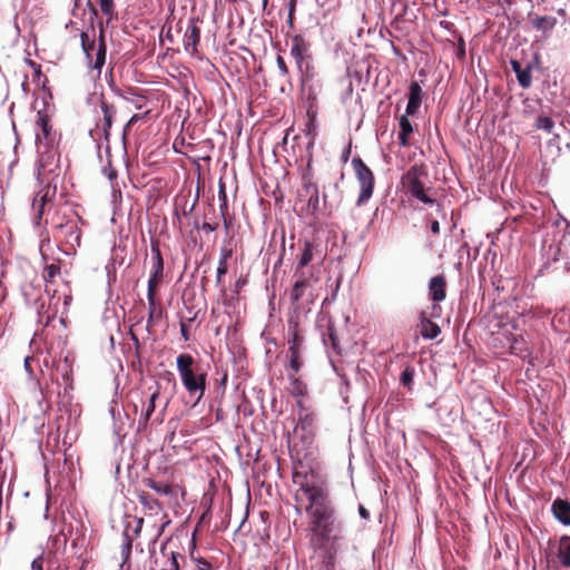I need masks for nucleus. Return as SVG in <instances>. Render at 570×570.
<instances>
[{
	"label": "nucleus",
	"instance_id": "nucleus-1",
	"mask_svg": "<svg viewBox=\"0 0 570 570\" xmlns=\"http://www.w3.org/2000/svg\"><path fill=\"white\" fill-rule=\"evenodd\" d=\"M309 515L313 548H326L328 542L337 543L342 538L343 524L328 497V493L318 495L306 508Z\"/></svg>",
	"mask_w": 570,
	"mask_h": 570
},
{
	"label": "nucleus",
	"instance_id": "nucleus-2",
	"mask_svg": "<svg viewBox=\"0 0 570 570\" xmlns=\"http://www.w3.org/2000/svg\"><path fill=\"white\" fill-rule=\"evenodd\" d=\"M176 366L181 383L190 396L198 403L207 387V371H205L188 353H181L176 358Z\"/></svg>",
	"mask_w": 570,
	"mask_h": 570
},
{
	"label": "nucleus",
	"instance_id": "nucleus-3",
	"mask_svg": "<svg viewBox=\"0 0 570 570\" xmlns=\"http://www.w3.org/2000/svg\"><path fill=\"white\" fill-rule=\"evenodd\" d=\"M428 169L424 164H414L401 178V185L406 194L422 202L432 205L435 199L426 194L424 180L428 178Z\"/></svg>",
	"mask_w": 570,
	"mask_h": 570
},
{
	"label": "nucleus",
	"instance_id": "nucleus-4",
	"mask_svg": "<svg viewBox=\"0 0 570 570\" xmlns=\"http://www.w3.org/2000/svg\"><path fill=\"white\" fill-rule=\"evenodd\" d=\"M91 30L95 33L94 26H91ZM80 39L81 48L86 55L88 63L91 66L92 69L100 71L105 65L107 53L104 24H99L98 45L96 43L95 35L92 36V38H90L88 32H81Z\"/></svg>",
	"mask_w": 570,
	"mask_h": 570
},
{
	"label": "nucleus",
	"instance_id": "nucleus-5",
	"mask_svg": "<svg viewBox=\"0 0 570 570\" xmlns=\"http://www.w3.org/2000/svg\"><path fill=\"white\" fill-rule=\"evenodd\" d=\"M293 483L299 487V490L307 495L309 502L317 499L318 495L321 497L327 493L322 485L315 483L314 471L303 464L295 466L293 472Z\"/></svg>",
	"mask_w": 570,
	"mask_h": 570
},
{
	"label": "nucleus",
	"instance_id": "nucleus-6",
	"mask_svg": "<svg viewBox=\"0 0 570 570\" xmlns=\"http://www.w3.org/2000/svg\"><path fill=\"white\" fill-rule=\"evenodd\" d=\"M352 166L361 187V193L356 202V204L360 206L372 197L374 191L375 177L370 167L360 157H354L352 159Z\"/></svg>",
	"mask_w": 570,
	"mask_h": 570
},
{
	"label": "nucleus",
	"instance_id": "nucleus-7",
	"mask_svg": "<svg viewBox=\"0 0 570 570\" xmlns=\"http://www.w3.org/2000/svg\"><path fill=\"white\" fill-rule=\"evenodd\" d=\"M304 336L298 331V324L291 325V338L288 340V370L301 372L303 361Z\"/></svg>",
	"mask_w": 570,
	"mask_h": 570
},
{
	"label": "nucleus",
	"instance_id": "nucleus-8",
	"mask_svg": "<svg viewBox=\"0 0 570 570\" xmlns=\"http://www.w3.org/2000/svg\"><path fill=\"white\" fill-rule=\"evenodd\" d=\"M142 483L148 489L154 490L157 494L167 498V503L170 505L178 504V494L179 492L183 494L181 488L177 484L161 482L153 478H145Z\"/></svg>",
	"mask_w": 570,
	"mask_h": 570
},
{
	"label": "nucleus",
	"instance_id": "nucleus-9",
	"mask_svg": "<svg viewBox=\"0 0 570 570\" xmlns=\"http://www.w3.org/2000/svg\"><path fill=\"white\" fill-rule=\"evenodd\" d=\"M200 41V29L195 19H191L189 26L184 35V48L191 56L198 52V45Z\"/></svg>",
	"mask_w": 570,
	"mask_h": 570
},
{
	"label": "nucleus",
	"instance_id": "nucleus-10",
	"mask_svg": "<svg viewBox=\"0 0 570 570\" xmlns=\"http://www.w3.org/2000/svg\"><path fill=\"white\" fill-rule=\"evenodd\" d=\"M138 502L149 515H158L164 510V504L150 493L140 490L137 492Z\"/></svg>",
	"mask_w": 570,
	"mask_h": 570
},
{
	"label": "nucleus",
	"instance_id": "nucleus-11",
	"mask_svg": "<svg viewBox=\"0 0 570 570\" xmlns=\"http://www.w3.org/2000/svg\"><path fill=\"white\" fill-rule=\"evenodd\" d=\"M430 297L433 302H442L446 297V279L443 275L434 276L429 282Z\"/></svg>",
	"mask_w": 570,
	"mask_h": 570
},
{
	"label": "nucleus",
	"instance_id": "nucleus-12",
	"mask_svg": "<svg viewBox=\"0 0 570 570\" xmlns=\"http://www.w3.org/2000/svg\"><path fill=\"white\" fill-rule=\"evenodd\" d=\"M423 91L417 81L410 85L409 101L406 106V115L414 116L419 111L422 102Z\"/></svg>",
	"mask_w": 570,
	"mask_h": 570
},
{
	"label": "nucleus",
	"instance_id": "nucleus-13",
	"mask_svg": "<svg viewBox=\"0 0 570 570\" xmlns=\"http://www.w3.org/2000/svg\"><path fill=\"white\" fill-rule=\"evenodd\" d=\"M56 228L63 234L68 243L71 245L76 244L77 246L80 245L81 230L76 222L67 220L66 223L57 225Z\"/></svg>",
	"mask_w": 570,
	"mask_h": 570
},
{
	"label": "nucleus",
	"instance_id": "nucleus-14",
	"mask_svg": "<svg viewBox=\"0 0 570 570\" xmlns=\"http://www.w3.org/2000/svg\"><path fill=\"white\" fill-rule=\"evenodd\" d=\"M151 247V259H153V267H151V277H157L163 279L164 278V258L159 248V242L158 239H151L150 243Z\"/></svg>",
	"mask_w": 570,
	"mask_h": 570
},
{
	"label": "nucleus",
	"instance_id": "nucleus-15",
	"mask_svg": "<svg viewBox=\"0 0 570 570\" xmlns=\"http://www.w3.org/2000/svg\"><path fill=\"white\" fill-rule=\"evenodd\" d=\"M100 106H101V111L104 115V119H102V124H101V131H102L104 138L106 140H109L110 129L112 127L114 118L117 114V109L114 105L108 104L104 100H101Z\"/></svg>",
	"mask_w": 570,
	"mask_h": 570
},
{
	"label": "nucleus",
	"instance_id": "nucleus-16",
	"mask_svg": "<svg viewBox=\"0 0 570 570\" xmlns=\"http://www.w3.org/2000/svg\"><path fill=\"white\" fill-rule=\"evenodd\" d=\"M295 276L297 279L294 283L291 292V299L293 304H297L299 302V299L304 296L306 288L309 287L312 283V275L307 276L306 273H299L295 274Z\"/></svg>",
	"mask_w": 570,
	"mask_h": 570
},
{
	"label": "nucleus",
	"instance_id": "nucleus-17",
	"mask_svg": "<svg viewBox=\"0 0 570 570\" xmlns=\"http://www.w3.org/2000/svg\"><path fill=\"white\" fill-rule=\"evenodd\" d=\"M552 513L557 520L566 525H570V502L562 499L553 501L551 507Z\"/></svg>",
	"mask_w": 570,
	"mask_h": 570
},
{
	"label": "nucleus",
	"instance_id": "nucleus-18",
	"mask_svg": "<svg viewBox=\"0 0 570 570\" xmlns=\"http://www.w3.org/2000/svg\"><path fill=\"white\" fill-rule=\"evenodd\" d=\"M510 65H511L512 70L517 75L519 85L522 88H529L532 83L530 65H528L527 67H523L522 63L518 60H511Z\"/></svg>",
	"mask_w": 570,
	"mask_h": 570
},
{
	"label": "nucleus",
	"instance_id": "nucleus-19",
	"mask_svg": "<svg viewBox=\"0 0 570 570\" xmlns=\"http://www.w3.org/2000/svg\"><path fill=\"white\" fill-rule=\"evenodd\" d=\"M419 327L421 335L428 340H433L441 333L440 326L428 318L424 312L421 313V323Z\"/></svg>",
	"mask_w": 570,
	"mask_h": 570
},
{
	"label": "nucleus",
	"instance_id": "nucleus-20",
	"mask_svg": "<svg viewBox=\"0 0 570 570\" xmlns=\"http://www.w3.org/2000/svg\"><path fill=\"white\" fill-rule=\"evenodd\" d=\"M510 352L523 360L531 355L530 346L522 335L513 336L510 344Z\"/></svg>",
	"mask_w": 570,
	"mask_h": 570
},
{
	"label": "nucleus",
	"instance_id": "nucleus-21",
	"mask_svg": "<svg viewBox=\"0 0 570 570\" xmlns=\"http://www.w3.org/2000/svg\"><path fill=\"white\" fill-rule=\"evenodd\" d=\"M307 51V43L301 35H296L292 38L291 55L295 59L297 66L304 60V53Z\"/></svg>",
	"mask_w": 570,
	"mask_h": 570
},
{
	"label": "nucleus",
	"instance_id": "nucleus-22",
	"mask_svg": "<svg viewBox=\"0 0 570 570\" xmlns=\"http://www.w3.org/2000/svg\"><path fill=\"white\" fill-rule=\"evenodd\" d=\"M530 23L538 31L547 33L556 27L557 19L552 16H530Z\"/></svg>",
	"mask_w": 570,
	"mask_h": 570
},
{
	"label": "nucleus",
	"instance_id": "nucleus-23",
	"mask_svg": "<svg viewBox=\"0 0 570 570\" xmlns=\"http://www.w3.org/2000/svg\"><path fill=\"white\" fill-rule=\"evenodd\" d=\"M314 244L309 240L304 242V246L301 255L298 256L297 266L295 268V274L305 273L304 267H306L313 259V250Z\"/></svg>",
	"mask_w": 570,
	"mask_h": 570
},
{
	"label": "nucleus",
	"instance_id": "nucleus-24",
	"mask_svg": "<svg viewBox=\"0 0 570 570\" xmlns=\"http://www.w3.org/2000/svg\"><path fill=\"white\" fill-rule=\"evenodd\" d=\"M322 552L323 566L325 570H334L336 558V543L328 542L326 548H314Z\"/></svg>",
	"mask_w": 570,
	"mask_h": 570
},
{
	"label": "nucleus",
	"instance_id": "nucleus-25",
	"mask_svg": "<svg viewBox=\"0 0 570 570\" xmlns=\"http://www.w3.org/2000/svg\"><path fill=\"white\" fill-rule=\"evenodd\" d=\"M558 558L562 567L570 568V535L560 538Z\"/></svg>",
	"mask_w": 570,
	"mask_h": 570
},
{
	"label": "nucleus",
	"instance_id": "nucleus-26",
	"mask_svg": "<svg viewBox=\"0 0 570 570\" xmlns=\"http://www.w3.org/2000/svg\"><path fill=\"white\" fill-rule=\"evenodd\" d=\"M314 419L311 415H305L303 419L299 420L298 424L295 428V432L298 433L299 431H303L305 434H303V438L306 441H312L314 438Z\"/></svg>",
	"mask_w": 570,
	"mask_h": 570
},
{
	"label": "nucleus",
	"instance_id": "nucleus-27",
	"mask_svg": "<svg viewBox=\"0 0 570 570\" xmlns=\"http://www.w3.org/2000/svg\"><path fill=\"white\" fill-rule=\"evenodd\" d=\"M299 372H288V380L291 382V393L295 396H303L306 393V385L298 376Z\"/></svg>",
	"mask_w": 570,
	"mask_h": 570
},
{
	"label": "nucleus",
	"instance_id": "nucleus-28",
	"mask_svg": "<svg viewBox=\"0 0 570 570\" xmlns=\"http://www.w3.org/2000/svg\"><path fill=\"white\" fill-rule=\"evenodd\" d=\"M37 125L41 128V134L37 135V140H49L51 141V127L49 125V116L47 114L38 112Z\"/></svg>",
	"mask_w": 570,
	"mask_h": 570
},
{
	"label": "nucleus",
	"instance_id": "nucleus-29",
	"mask_svg": "<svg viewBox=\"0 0 570 570\" xmlns=\"http://www.w3.org/2000/svg\"><path fill=\"white\" fill-rule=\"evenodd\" d=\"M135 522H136V525L132 528L131 533H129V525L127 527V530L125 532V537H126L125 548L127 549L128 552L131 550L134 539L138 538L141 532L144 519L138 518V519H136Z\"/></svg>",
	"mask_w": 570,
	"mask_h": 570
},
{
	"label": "nucleus",
	"instance_id": "nucleus-30",
	"mask_svg": "<svg viewBox=\"0 0 570 570\" xmlns=\"http://www.w3.org/2000/svg\"><path fill=\"white\" fill-rule=\"evenodd\" d=\"M159 397V391L156 390L149 397V403L145 410V412L140 415V420H139V424H144V425H147L151 414L154 413L155 411V403H156V400Z\"/></svg>",
	"mask_w": 570,
	"mask_h": 570
},
{
	"label": "nucleus",
	"instance_id": "nucleus-31",
	"mask_svg": "<svg viewBox=\"0 0 570 570\" xmlns=\"http://www.w3.org/2000/svg\"><path fill=\"white\" fill-rule=\"evenodd\" d=\"M97 1L99 2L101 12L107 17V23L117 18V12L115 11V0Z\"/></svg>",
	"mask_w": 570,
	"mask_h": 570
},
{
	"label": "nucleus",
	"instance_id": "nucleus-32",
	"mask_svg": "<svg viewBox=\"0 0 570 570\" xmlns=\"http://www.w3.org/2000/svg\"><path fill=\"white\" fill-rule=\"evenodd\" d=\"M218 198H219V212L220 216L225 217L228 215V203H227V194L225 183L220 179L218 186Z\"/></svg>",
	"mask_w": 570,
	"mask_h": 570
},
{
	"label": "nucleus",
	"instance_id": "nucleus-33",
	"mask_svg": "<svg viewBox=\"0 0 570 570\" xmlns=\"http://www.w3.org/2000/svg\"><path fill=\"white\" fill-rule=\"evenodd\" d=\"M534 127L539 130L551 132L554 127V122L549 116L539 115L535 119Z\"/></svg>",
	"mask_w": 570,
	"mask_h": 570
},
{
	"label": "nucleus",
	"instance_id": "nucleus-34",
	"mask_svg": "<svg viewBox=\"0 0 570 570\" xmlns=\"http://www.w3.org/2000/svg\"><path fill=\"white\" fill-rule=\"evenodd\" d=\"M163 282V279L157 277H149L148 279V292H147V299L148 304L153 305L154 297H156L158 285Z\"/></svg>",
	"mask_w": 570,
	"mask_h": 570
},
{
	"label": "nucleus",
	"instance_id": "nucleus-35",
	"mask_svg": "<svg viewBox=\"0 0 570 570\" xmlns=\"http://www.w3.org/2000/svg\"><path fill=\"white\" fill-rule=\"evenodd\" d=\"M178 558H184L180 553L171 552L161 570H179Z\"/></svg>",
	"mask_w": 570,
	"mask_h": 570
},
{
	"label": "nucleus",
	"instance_id": "nucleus-36",
	"mask_svg": "<svg viewBox=\"0 0 570 570\" xmlns=\"http://www.w3.org/2000/svg\"><path fill=\"white\" fill-rule=\"evenodd\" d=\"M55 190L50 193V187L46 186L36 195L35 198H38V203L46 205L48 202L51 200Z\"/></svg>",
	"mask_w": 570,
	"mask_h": 570
},
{
	"label": "nucleus",
	"instance_id": "nucleus-37",
	"mask_svg": "<svg viewBox=\"0 0 570 570\" xmlns=\"http://www.w3.org/2000/svg\"><path fill=\"white\" fill-rule=\"evenodd\" d=\"M191 559L195 561V570H212V563L200 557H195L194 551L190 553Z\"/></svg>",
	"mask_w": 570,
	"mask_h": 570
},
{
	"label": "nucleus",
	"instance_id": "nucleus-38",
	"mask_svg": "<svg viewBox=\"0 0 570 570\" xmlns=\"http://www.w3.org/2000/svg\"><path fill=\"white\" fill-rule=\"evenodd\" d=\"M407 116L409 115H403L400 118L399 125H400V132L410 135L413 131V127H412V124H411L410 119L407 118Z\"/></svg>",
	"mask_w": 570,
	"mask_h": 570
},
{
	"label": "nucleus",
	"instance_id": "nucleus-39",
	"mask_svg": "<svg viewBox=\"0 0 570 570\" xmlns=\"http://www.w3.org/2000/svg\"><path fill=\"white\" fill-rule=\"evenodd\" d=\"M327 337H328V341L331 342L332 347L335 351H338V337L335 332L334 325L331 323L327 326Z\"/></svg>",
	"mask_w": 570,
	"mask_h": 570
},
{
	"label": "nucleus",
	"instance_id": "nucleus-40",
	"mask_svg": "<svg viewBox=\"0 0 570 570\" xmlns=\"http://www.w3.org/2000/svg\"><path fill=\"white\" fill-rule=\"evenodd\" d=\"M414 370L410 366H407L402 373H401V383L404 386H410V384L413 381Z\"/></svg>",
	"mask_w": 570,
	"mask_h": 570
},
{
	"label": "nucleus",
	"instance_id": "nucleus-41",
	"mask_svg": "<svg viewBox=\"0 0 570 570\" xmlns=\"http://www.w3.org/2000/svg\"><path fill=\"white\" fill-rule=\"evenodd\" d=\"M227 271H228L227 263L218 262V267H217V273H216V284L217 285L222 284L223 276L226 275Z\"/></svg>",
	"mask_w": 570,
	"mask_h": 570
},
{
	"label": "nucleus",
	"instance_id": "nucleus-42",
	"mask_svg": "<svg viewBox=\"0 0 570 570\" xmlns=\"http://www.w3.org/2000/svg\"><path fill=\"white\" fill-rule=\"evenodd\" d=\"M47 278L53 279L60 273V266L56 264L48 265L46 267Z\"/></svg>",
	"mask_w": 570,
	"mask_h": 570
},
{
	"label": "nucleus",
	"instance_id": "nucleus-43",
	"mask_svg": "<svg viewBox=\"0 0 570 570\" xmlns=\"http://www.w3.org/2000/svg\"><path fill=\"white\" fill-rule=\"evenodd\" d=\"M45 206L46 205L38 203V198L33 199V208L37 210V216H36L37 224H40V220H41L43 212H45Z\"/></svg>",
	"mask_w": 570,
	"mask_h": 570
},
{
	"label": "nucleus",
	"instance_id": "nucleus-44",
	"mask_svg": "<svg viewBox=\"0 0 570 570\" xmlns=\"http://www.w3.org/2000/svg\"><path fill=\"white\" fill-rule=\"evenodd\" d=\"M276 62H277V67H278V70L281 72V75L282 76H287L288 75V67H287L284 58L282 56H277Z\"/></svg>",
	"mask_w": 570,
	"mask_h": 570
},
{
	"label": "nucleus",
	"instance_id": "nucleus-45",
	"mask_svg": "<svg viewBox=\"0 0 570 570\" xmlns=\"http://www.w3.org/2000/svg\"><path fill=\"white\" fill-rule=\"evenodd\" d=\"M232 255H233V250L230 248L222 247L219 262L227 263L228 259L232 257Z\"/></svg>",
	"mask_w": 570,
	"mask_h": 570
},
{
	"label": "nucleus",
	"instance_id": "nucleus-46",
	"mask_svg": "<svg viewBox=\"0 0 570 570\" xmlns=\"http://www.w3.org/2000/svg\"><path fill=\"white\" fill-rule=\"evenodd\" d=\"M296 4H297V0H289V2H288V23L289 24L293 23Z\"/></svg>",
	"mask_w": 570,
	"mask_h": 570
},
{
	"label": "nucleus",
	"instance_id": "nucleus-47",
	"mask_svg": "<svg viewBox=\"0 0 570 570\" xmlns=\"http://www.w3.org/2000/svg\"><path fill=\"white\" fill-rule=\"evenodd\" d=\"M180 334L185 342L189 341V327L185 322H180Z\"/></svg>",
	"mask_w": 570,
	"mask_h": 570
},
{
	"label": "nucleus",
	"instance_id": "nucleus-48",
	"mask_svg": "<svg viewBox=\"0 0 570 570\" xmlns=\"http://www.w3.org/2000/svg\"><path fill=\"white\" fill-rule=\"evenodd\" d=\"M148 309H149L148 323H150L151 320L154 318V316L156 315V312H157V299H156V297H154L153 305L148 304Z\"/></svg>",
	"mask_w": 570,
	"mask_h": 570
},
{
	"label": "nucleus",
	"instance_id": "nucleus-49",
	"mask_svg": "<svg viewBox=\"0 0 570 570\" xmlns=\"http://www.w3.org/2000/svg\"><path fill=\"white\" fill-rule=\"evenodd\" d=\"M142 118H144V115H139V114H135L134 116H131V118L129 119V121L126 125L125 130H127L129 127H131L132 125H135L136 122L141 120Z\"/></svg>",
	"mask_w": 570,
	"mask_h": 570
},
{
	"label": "nucleus",
	"instance_id": "nucleus-50",
	"mask_svg": "<svg viewBox=\"0 0 570 570\" xmlns=\"http://www.w3.org/2000/svg\"><path fill=\"white\" fill-rule=\"evenodd\" d=\"M200 228L203 230H205L206 233H212V232H215L217 229V224H210V223H203V225L200 226Z\"/></svg>",
	"mask_w": 570,
	"mask_h": 570
},
{
	"label": "nucleus",
	"instance_id": "nucleus-51",
	"mask_svg": "<svg viewBox=\"0 0 570 570\" xmlns=\"http://www.w3.org/2000/svg\"><path fill=\"white\" fill-rule=\"evenodd\" d=\"M399 141H400V145L403 146V147H406L410 145L409 142V135L407 134H403V132H399Z\"/></svg>",
	"mask_w": 570,
	"mask_h": 570
},
{
	"label": "nucleus",
	"instance_id": "nucleus-52",
	"mask_svg": "<svg viewBox=\"0 0 570 570\" xmlns=\"http://www.w3.org/2000/svg\"><path fill=\"white\" fill-rule=\"evenodd\" d=\"M350 156H351V146H347L344 148V150L342 151V155H341V160L345 164L350 159Z\"/></svg>",
	"mask_w": 570,
	"mask_h": 570
},
{
	"label": "nucleus",
	"instance_id": "nucleus-53",
	"mask_svg": "<svg viewBox=\"0 0 570 570\" xmlns=\"http://www.w3.org/2000/svg\"><path fill=\"white\" fill-rule=\"evenodd\" d=\"M32 570H43V561L41 558H38L31 563Z\"/></svg>",
	"mask_w": 570,
	"mask_h": 570
},
{
	"label": "nucleus",
	"instance_id": "nucleus-54",
	"mask_svg": "<svg viewBox=\"0 0 570 570\" xmlns=\"http://www.w3.org/2000/svg\"><path fill=\"white\" fill-rule=\"evenodd\" d=\"M430 227H431V232L433 234H439L440 233V224H439L438 220H432Z\"/></svg>",
	"mask_w": 570,
	"mask_h": 570
},
{
	"label": "nucleus",
	"instance_id": "nucleus-55",
	"mask_svg": "<svg viewBox=\"0 0 570 570\" xmlns=\"http://www.w3.org/2000/svg\"><path fill=\"white\" fill-rule=\"evenodd\" d=\"M358 512L363 519L370 518V512L362 504L358 507Z\"/></svg>",
	"mask_w": 570,
	"mask_h": 570
},
{
	"label": "nucleus",
	"instance_id": "nucleus-56",
	"mask_svg": "<svg viewBox=\"0 0 570 570\" xmlns=\"http://www.w3.org/2000/svg\"><path fill=\"white\" fill-rule=\"evenodd\" d=\"M91 14L94 17H97L98 16V9L92 4V2L90 0H88V3H87Z\"/></svg>",
	"mask_w": 570,
	"mask_h": 570
},
{
	"label": "nucleus",
	"instance_id": "nucleus-57",
	"mask_svg": "<svg viewBox=\"0 0 570 570\" xmlns=\"http://www.w3.org/2000/svg\"><path fill=\"white\" fill-rule=\"evenodd\" d=\"M165 375H166L168 382L173 383V386L175 387L176 386V381H175V377H174L173 373L166 372Z\"/></svg>",
	"mask_w": 570,
	"mask_h": 570
},
{
	"label": "nucleus",
	"instance_id": "nucleus-58",
	"mask_svg": "<svg viewBox=\"0 0 570 570\" xmlns=\"http://www.w3.org/2000/svg\"><path fill=\"white\" fill-rule=\"evenodd\" d=\"M223 220H224L225 229L228 230L232 225V220L229 218H227V215L225 217H223Z\"/></svg>",
	"mask_w": 570,
	"mask_h": 570
},
{
	"label": "nucleus",
	"instance_id": "nucleus-59",
	"mask_svg": "<svg viewBox=\"0 0 570 570\" xmlns=\"http://www.w3.org/2000/svg\"><path fill=\"white\" fill-rule=\"evenodd\" d=\"M116 177H117V171H116L114 168H111V169L109 170V173H108V178H109L110 180H114Z\"/></svg>",
	"mask_w": 570,
	"mask_h": 570
},
{
	"label": "nucleus",
	"instance_id": "nucleus-60",
	"mask_svg": "<svg viewBox=\"0 0 570 570\" xmlns=\"http://www.w3.org/2000/svg\"><path fill=\"white\" fill-rule=\"evenodd\" d=\"M314 203L315 205L318 203V191H315V196H312L309 199V204Z\"/></svg>",
	"mask_w": 570,
	"mask_h": 570
},
{
	"label": "nucleus",
	"instance_id": "nucleus-61",
	"mask_svg": "<svg viewBox=\"0 0 570 570\" xmlns=\"http://www.w3.org/2000/svg\"><path fill=\"white\" fill-rule=\"evenodd\" d=\"M438 210L440 214H442V216H445L444 209L440 204H438Z\"/></svg>",
	"mask_w": 570,
	"mask_h": 570
},
{
	"label": "nucleus",
	"instance_id": "nucleus-62",
	"mask_svg": "<svg viewBox=\"0 0 570 570\" xmlns=\"http://www.w3.org/2000/svg\"><path fill=\"white\" fill-rule=\"evenodd\" d=\"M131 338L138 345L139 341H138L137 336L134 333H131Z\"/></svg>",
	"mask_w": 570,
	"mask_h": 570
},
{
	"label": "nucleus",
	"instance_id": "nucleus-63",
	"mask_svg": "<svg viewBox=\"0 0 570 570\" xmlns=\"http://www.w3.org/2000/svg\"><path fill=\"white\" fill-rule=\"evenodd\" d=\"M283 142L286 144L287 142V134L285 135L284 139H283Z\"/></svg>",
	"mask_w": 570,
	"mask_h": 570
},
{
	"label": "nucleus",
	"instance_id": "nucleus-64",
	"mask_svg": "<svg viewBox=\"0 0 570 570\" xmlns=\"http://www.w3.org/2000/svg\"><path fill=\"white\" fill-rule=\"evenodd\" d=\"M268 0H263L264 7L267 4Z\"/></svg>",
	"mask_w": 570,
	"mask_h": 570
}]
</instances>
